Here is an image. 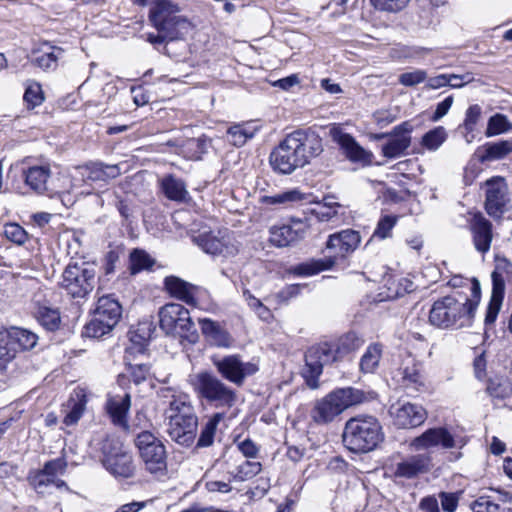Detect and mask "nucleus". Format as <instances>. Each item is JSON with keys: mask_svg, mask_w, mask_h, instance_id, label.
Segmentation results:
<instances>
[{"mask_svg": "<svg viewBox=\"0 0 512 512\" xmlns=\"http://www.w3.org/2000/svg\"><path fill=\"white\" fill-rule=\"evenodd\" d=\"M158 396L167 404L168 429L170 438L182 446H190L196 437L198 418L190 397L173 387H162Z\"/></svg>", "mask_w": 512, "mask_h": 512, "instance_id": "f257e3e1", "label": "nucleus"}, {"mask_svg": "<svg viewBox=\"0 0 512 512\" xmlns=\"http://www.w3.org/2000/svg\"><path fill=\"white\" fill-rule=\"evenodd\" d=\"M470 282L471 298L460 302L446 296L435 301L429 312V323L439 329H461L470 327L480 301L481 287L477 279Z\"/></svg>", "mask_w": 512, "mask_h": 512, "instance_id": "f03ea898", "label": "nucleus"}, {"mask_svg": "<svg viewBox=\"0 0 512 512\" xmlns=\"http://www.w3.org/2000/svg\"><path fill=\"white\" fill-rule=\"evenodd\" d=\"M362 344L363 340L355 332H349L339 339L337 347L328 342L310 347L305 354L304 369L308 385L316 388L325 365L337 361L341 355L358 349Z\"/></svg>", "mask_w": 512, "mask_h": 512, "instance_id": "7ed1b4c3", "label": "nucleus"}, {"mask_svg": "<svg viewBox=\"0 0 512 512\" xmlns=\"http://www.w3.org/2000/svg\"><path fill=\"white\" fill-rule=\"evenodd\" d=\"M384 433L378 419L370 415H357L346 423L342 434L344 446L354 453H368L383 441Z\"/></svg>", "mask_w": 512, "mask_h": 512, "instance_id": "20e7f679", "label": "nucleus"}, {"mask_svg": "<svg viewBox=\"0 0 512 512\" xmlns=\"http://www.w3.org/2000/svg\"><path fill=\"white\" fill-rule=\"evenodd\" d=\"M191 384L197 397L214 408L230 409L237 402V392L211 372L195 374Z\"/></svg>", "mask_w": 512, "mask_h": 512, "instance_id": "39448f33", "label": "nucleus"}, {"mask_svg": "<svg viewBox=\"0 0 512 512\" xmlns=\"http://www.w3.org/2000/svg\"><path fill=\"white\" fill-rule=\"evenodd\" d=\"M366 400L367 395L362 390L352 387L338 389L315 404L312 418L319 424L329 423L348 407L363 403Z\"/></svg>", "mask_w": 512, "mask_h": 512, "instance_id": "423d86ee", "label": "nucleus"}, {"mask_svg": "<svg viewBox=\"0 0 512 512\" xmlns=\"http://www.w3.org/2000/svg\"><path fill=\"white\" fill-rule=\"evenodd\" d=\"M160 328L167 335L195 343L198 333L187 308L179 303H167L158 312Z\"/></svg>", "mask_w": 512, "mask_h": 512, "instance_id": "0eeeda50", "label": "nucleus"}, {"mask_svg": "<svg viewBox=\"0 0 512 512\" xmlns=\"http://www.w3.org/2000/svg\"><path fill=\"white\" fill-rule=\"evenodd\" d=\"M97 283L96 266L88 262H71L61 275L60 287L73 298H85Z\"/></svg>", "mask_w": 512, "mask_h": 512, "instance_id": "6e6552de", "label": "nucleus"}, {"mask_svg": "<svg viewBox=\"0 0 512 512\" xmlns=\"http://www.w3.org/2000/svg\"><path fill=\"white\" fill-rule=\"evenodd\" d=\"M100 450L103 466L111 475L122 479L135 477L137 465L134 457L118 440L104 435Z\"/></svg>", "mask_w": 512, "mask_h": 512, "instance_id": "1a4fd4ad", "label": "nucleus"}, {"mask_svg": "<svg viewBox=\"0 0 512 512\" xmlns=\"http://www.w3.org/2000/svg\"><path fill=\"white\" fill-rule=\"evenodd\" d=\"M180 8L169 0H156L149 18L157 31H167L170 37H184L191 30V23L179 15Z\"/></svg>", "mask_w": 512, "mask_h": 512, "instance_id": "9d476101", "label": "nucleus"}, {"mask_svg": "<svg viewBox=\"0 0 512 512\" xmlns=\"http://www.w3.org/2000/svg\"><path fill=\"white\" fill-rule=\"evenodd\" d=\"M134 442L145 469L151 474H164L167 455L162 441L150 431H141Z\"/></svg>", "mask_w": 512, "mask_h": 512, "instance_id": "9b49d317", "label": "nucleus"}, {"mask_svg": "<svg viewBox=\"0 0 512 512\" xmlns=\"http://www.w3.org/2000/svg\"><path fill=\"white\" fill-rule=\"evenodd\" d=\"M466 444L463 437L452 434L444 427L430 428L414 438L410 446L414 450H426L437 446L443 449L462 448Z\"/></svg>", "mask_w": 512, "mask_h": 512, "instance_id": "f8f14e48", "label": "nucleus"}, {"mask_svg": "<svg viewBox=\"0 0 512 512\" xmlns=\"http://www.w3.org/2000/svg\"><path fill=\"white\" fill-rule=\"evenodd\" d=\"M301 160L296 142L290 134L270 154V164L273 170L281 174H290L295 169L303 167Z\"/></svg>", "mask_w": 512, "mask_h": 512, "instance_id": "ddd939ff", "label": "nucleus"}, {"mask_svg": "<svg viewBox=\"0 0 512 512\" xmlns=\"http://www.w3.org/2000/svg\"><path fill=\"white\" fill-rule=\"evenodd\" d=\"M214 366L218 373L230 383L241 387L248 376L258 371L256 364L243 362L237 355L225 356L222 359L214 360Z\"/></svg>", "mask_w": 512, "mask_h": 512, "instance_id": "4468645a", "label": "nucleus"}, {"mask_svg": "<svg viewBox=\"0 0 512 512\" xmlns=\"http://www.w3.org/2000/svg\"><path fill=\"white\" fill-rule=\"evenodd\" d=\"M485 209L492 217H500L508 202V186L504 178L493 177L485 182Z\"/></svg>", "mask_w": 512, "mask_h": 512, "instance_id": "2eb2a0df", "label": "nucleus"}, {"mask_svg": "<svg viewBox=\"0 0 512 512\" xmlns=\"http://www.w3.org/2000/svg\"><path fill=\"white\" fill-rule=\"evenodd\" d=\"M389 413L394 424L403 429L420 426L427 418V413L422 406L409 402H398L392 405Z\"/></svg>", "mask_w": 512, "mask_h": 512, "instance_id": "dca6fc26", "label": "nucleus"}, {"mask_svg": "<svg viewBox=\"0 0 512 512\" xmlns=\"http://www.w3.org/2000/svg\"><path fill=\"white\" fill-rule=\"evenodd\" d=\"M290 136L296 142L303 166L323 152L322 138L315 131L299 129L290 133Z\"/></svg>", "mask_w": 512, "mask_h": 512, "instance_id": "f3484780", "label": "nucleus"}, {"mask_svg": "<svg viewBox=\"0 0 512 512\" xmlns=\"http://www.w3.org/2000/svg\"><path fill=\"white\" fill-rule=\"evenodd\" d=\"M307 225L302 220H293L290 224H282L270 228L269 241L276 247H287L302 239Z\"/></svg>", "mask_w": 512, "mask_h": 512, "instance_id": "a211bd4d", "label": "nucleus"}, {"mask_svg": "<svg viewBox=\"0 0 512 512\" xmlns=\"http://www.w3.org/2000/svg\"><path fill=\"white\" fill-rule=\"evenodd\" d=\"M411 130L412 127L407 122L394 127L389 140L381 147L383 156L390 159L404 156L411 145Z\"/></svg>", "mask_w": 512, "mask_h": 512, "instance_id": "6ab92c4d", "label": "nucleus"}, {"mask_svg": "<svg viewBox=\"0 0 512 512\" xmlns=\"http://www.w3.org/2000/svg\"><path fill=\"white\" fill-rule=\"evenodd\" d=\"M398 382L408 393L426 392L429 388L422 364L412 361L399 369Z\"/></svg>", "mask_w": 512, "mask_h": 512, "instance_id": "aec40b11", "label": "nucleus"}, {"mask_svg": "<svg viewBox=\"0 0 512 512\" xmlns=\"http://www.w3.org/2000/svg\"><path fill=\"white\" fill-rule=\"evenodd\" d=\"M361 243V236L358 231L344 229L329 235L326 248L333 251L337 256L346 257L353 253Z\"/></svg>", "mask_w": 512, "mask_h": 512, "instance_id": "412c9836", "label": "nucleus"}, {"mask_svg": "<svg viewBox=\"0 0 512 512\" xmlns=\"http://www.w3.org/2000/svg\"><path fill=\"white\" fill-rule=\"evenodd\" d=\"M81 181L85 183L108 182L121 174L117 164L105 165L101 162H91L77 168Z\"/></svg>", "mask_w": 512, "mask_h": 512, "instance_id": "4be33fe9", "label": "nucleus"}, {"mask_svg": "<svg viewBox=\"0 0 512 512\" xmlns=\"http://www.w3.org/2000/svg\"><path fill=\"white\" fill-rule=\"evenodd\" d=\"M25 184L35 193L48 192L51 178V167L48 163L35 164L22 170Z\"/></svg>", "mask_w": 512, "mask_h": 512, "instance_id": "5701e85b", "label": "nucleus"}, {"mask_svg": "<svg viewBox=\"0 0 512 512\" xmlns=\"http://www.w3.org/2000/svg\"><path fill=\"white\" fill-rule=\"evenodd\" d=\"M131 406V397L128 393L108 397L105 409L112 423L123 429L128 428L127 415Z\"/></svg>", "mask_w": 512, "mask_h": 512, "instance_id": "b1692460", "label": "nucleus"}, {"mask_svg": "<svg viewBox=\"0 0 512 512\" xmlns=\"http://www.w3.org/2000/svg\"><path fill=\"white\" fill-rule=\"evenodd\" d=\"M471 232L476 250L483 254L488 252L493 238L492 223L477 214L471 222Z\"/></svg>", "mask_w": 512, "mask_h": 512, "instance_id": "393cba45", "label": "nucleus"}, {"mask_svg": "<svg viewBox=\"0 0 512 512\" xmlns=\"http://www.w3.org/2000/svg\"><path fill=\"white\" fill-rule=\"evenodd\" d=\"M430 466L431 457L428 453L413 455L397 464L395 475L410 479L429 471Z\"/></svg>", "mask_w": 512, "mask_h": 512, "instance_id": "a878e982", "label": "nucleus"}, {"mask_svg": "<svg viewBox=\"0 0 512 512\" xmlns=\"http://www.w3.org/2000/svg\"><path fill=\"white\" fill-rule=\"evenodd\" d=\"M492 294L488 303L485 315V324H493L498 316L505 291V282L502 275L497 271H493L492 275Z\"/></svg>", "mask_w": 512, "mask_h": 512, "instance_id": "bb28decb", "label": "nucleus"}, {"mask_svg": "<svg viewBox=\"0 0 512 512\" xmlns=\"http://www.w3.org/2000/svg\"><path fill=\"white\" fill-rule=\"evenodd\" d=\"M164 285L167 292L185 302L188 305H196V292L197 287L191 283H188L176 276H168L164 279Z\"/></svg>", "mask_w": 512, "mask_h": 512, "instance_id": "cd10ccee", "label": "nucleus"}, {"mask_svg": "<svg viewBox=\"0 0 512 512\" xmlns=\"http://www.w3.org/2000/svg\"><path fill=\"white\" fill-rule=\"evenodd\" d=\"M87 404V397L83 389H75L66 404L63 406L65 413L63 423L72 426L78 423L82 417Z\"/></svg>", "mask_w": 512, "mask_h": 512, "instance_id": "c85d7f7f", "label": "nucleus"}, {"mask_svg": "<svg viewBox=\"0 0 512 512\" xmlns=\"http://www.w3.org/2000/svg\"><path fill=\"white\" fill-rule=\"evenodd\" d=\"M94 315L115 327L121 318L122 307L117 299L109 295L102 296L97 301Z\"/></svg>", "mask_w": 512, "mask_h": 512, "instance_id": "c756f323", "label": "nucleus"}, {"mask_svg": "<svg viewBox=\"0 0 512 512\" xmlns=\"http://www.w3.org/2000/svg\"><path fill=\"white\" fill-rule=\"evenodd\" d=\"M511 152L512 140L488 142L477 149V155L481 163L504 159Z\"/></svg>", "mask_w": 512, "mask_h": 512, "instance_id": "7c9ffc66", "label": "nucleus"}, {"mask_svg": "<svg viewBox=\"0 0 512 512\" xmlns=\"http://www.w3.org/2000/svg\"><path fill=\"white\" fill-rule=\"evenodd\" d=\"M195 241L205 253L213 256H229L236 252L233 245H228L223 240H220L210 234H201L195 238Z\"/></svg>", "mask_w": 512, "mask_h": 512, "instance_id": "2f4dec72", "label": "nucleus"}, {"mask_svg": "<svg viewBox=\"0 0 512 512\" xmlns=\"http://www.w3.org/2000/svg\"><path fill=\"white\" fill-rule=\"evenodd\" d=\"M199 325L203 335L213 345L219 347H227L230 344L229 334L220 326L219 323L212 321L209 318H200Z\"/></svg>", "mask_w": 512, "mask_h": 512, "instance_id": "473e14b6", "label": "nucleus"}, {"mask_svg": "<svg viewBox=\"0 0 512 512\" xmlns=\"http://www.w3.org/2000/svg\"><path fill=\"white\" fill-rule=\"evenodd\" d=\"M38 336L23 328L12 327L9 329V346L14 350V357L20 350H30L35 347Z\"/></svg>", "mask_w": 512, "mask_h": 512, "instance_id": "72a5a7b5", "label": "nucleus"}, {"mask_svg": "<svg viewBox=\"0 0 512 512\" xmlns=\"http://www.w3.org/2000/svg\"><path fill=\"white\" fill-rule=\"evenodd\" d=\"M161 188L165 196L172 201H186L189 196L185 182L173 175H167L161 180Z\"/></svg>", "mask_w": 512, "mask_h": 512, "instance_id": "f704fd0d", "label": "nucleus"}, {"mask_svg": "<svg viewBox=\"0 0 512 512\" xmlns=\"http://www.w3.org/2000/svg\"><path fill=\"white\" fill-rule=\"evenodd\" d=\"M335 141L344 150L346 156L352 161H368L370 154L367 153L355 139L347 133H339L334 136Z\"/></svg>", "mask_w": 512, "mask_h": 512, "instance_id": "c9c22d12", "label": "nucleus"}, {"mask_svg": "<svg viewBox=\"0 0 512 512\" xmlns=\"http://www.w3.org/2000/svg\"><path fill=\"white\" fill-rule=\"evenodd\" d=\"M259 128L253 123L235 124L227 130V141L235 147H242L252 139Z\"/></svg>", "mask_w": 512, "mask_h": 512, "instance_id": "e433bc0d", "label": "nucleus"}, {"mask_svg": "<svg viewBox=\"0 0 512 512\" xmlns=\"http://www.w3.org/2000/svg\"><path fill=\"white\" fill-rule=\"evenodd\" d=\"M383 354V345L380 343L370 344L360 359V370L363 373H374L379 366Z\"/></svg>", "mask_w": 512, "mask_h": 512, "instance_id": "4c0bfd02", "label": "nucleus"}, {"mask_svg": "<svg viewBox=\"0 0 512 512\" xmlns=\"http://www.w3.org/2000/svg\"><path fill=\"white\" fill-rule=\"evenodd\" d=\"M35 317L39 324L47 331H56L61 323L60 312L57 308L39 305Z\"/></svg>", "mask_w": 512, "mask_h": 512, "instance_id": "58836bf2", "label": "nucleus"}, {"mask_svg": "<svg viewBox=\"0 0 512 512\" xmlns=\"http://www.w3.org/2000/svg\"><path fill=\"white\" fill-rule=\"evenodd\" d=\"M306 199V195L298 189L283 191L271 196H263L261 201L268 205H286L301 202Z\"/></svg>", "mask_w": 512, "mask_h": 512, "instance_id": "ea45409f", "label": "nucleus"}, {"mask_svg": "<svg viewBox=\"0 0 512 512\" xmlns=\"http://www.w3.org/2000/svg\"><path fill=\"white\" fill-rule=\"evenodd\" d=\"M335 264V258L312 260L310 262L299 264L295 272L302 276H311L332 268Z\"/></svg>", "mask_w": 512, "mask_h": 512, "instance_id": "a19ab883", "label": "nucleus"}, {"mask_svg": "<svg viewBox=\"0 0 512 512\" xmlns=\"http://www.w3.org/2000/svg\"><path fill=\"white\" fill-rule=\"evenodd\" d=\"M223 419L222 413H215L203 426L197 446L198 447H209L213 444L214 436L218 427V424Z\"/></svg>", "mask_w": 512, "mask_h": 512, "instance_id": "79ce46f5", "label": "nucleus"}, {"mask_svg": "<svg viewBox=\"0 0 512 512\" xmlns=\"http://www.w3.org/2000/svg\"><path fill=\"white\" fill-rule=\"evenodd\" d=\"M261 470L262 465L260 462L244 461L236 467L235 471L230 472V475L232 480L243 482L253 478L259 474Z\"/></svg>", "mask_w": 512, "mask_h": 512, "instance_id": "37998d69", "label": "nucleus"}, {"mask_svg": "<svg viewBox=\"0 0 512 512\" xmlns=\"http://www.w3.org/2000/svg\"><path fill=\"white\" fill-rule=\"evenodd\" d=\"M446 139V129L442 126H438L423 135L421 144L430 151H436Z\"/></svg>", "mask_w": 512, "mask_h": 512, "instance_id": "c03bdc74", "label": "nucleus"}, {"mask_svg": "<svg viewBox=\"0 0 512 512\" xmlns=\"http://www.w3.org/2000/svg\"><path fill=\"white\" fill-rule=\"evenodd\" d=\"M63 53L60 47H51V51L44 52L34 58V64L44 71L55 70L58 65V59Z\"/></svg>", "mask_w": 512, "mask_h": 512, "instance_id": "a18cd8bd", "label": "nucleus"}, {"mask_svg": "<svg viewBox=\"0 0 512 512\" xmlns=\"http://www.w3.org/2000/svg\"><path fill=\"white\" fill-rule=\"evenodd\" d=\"M113 326L103 320L99 319L95 315L88 322L83 331V335L89 338H101L106 334H109L113 330Z\"/></svg>", "mask_w": 512, "mask_h": 512, "instance_id": "49530a36", "label": "nucleus"}, {"mask_svg": "<svg viewBox=\"0 0 512 512\" xmlns=\"http://www.w3.org/2000/svg\"><path fill=\"white\" fill-rule=\"evenodd\" d=\"M29 482L38 493H44L45 488L53 485L60 488L65 485L64 482H56L43 469L30 474Z\"/></svg>", "mask_w": 512, "mask_h": 512, "instance_id": "de8ad7c7", "label": "nucleus"}, {"mask_svg": "<svg viewBox=\"0 0 512 512\" xmlns=\"http://www.w3.org/2000/svg\"><path fill=\"white\" fill-rule=\"evenodd\" d=\"M23 99L28 109L40 106L44 102V93L38 82H30L26 87Z\"/></svg>", "mask_w": 512, "mask_h": 512, "instance_id": "09e8293b", "label": "nucleus"}, {"mask_svg": "<svg viewBox=\"0 0 512 512\" xmlns=\"http://www.w3.org/2000/svg\"><path fill=\"white\" fill-rule=\"evenodd\" d=\"M153 264L154 260L143 250L135 249L130 254V270L132 274L149 269Z\"/></svg>", "mask_w": 512, "mask_h": 512, "instance_id": "8fccbe9b", "label": "nucleus"}, {"mask_svg": "<svg viewBox=\"0 0 512 512\" xmlns=\"http://www.w3.org/2000/svg\"><path fill=\"white\" fill-rule=\"evenodd\" d=\"M512 125L509 123L507 117L502 114H495L492 116L487 125L485 135L491 137L505 133L511 129Z\"/></svg>", "mask_w": 512, "mask_h": 512, "instance_id": "3c124183", "label": "nucleus"}, {"mask_svg": "<svg viewBox=\"0 0 512 512\" xmlns=\"http://www.w3.org/2000/svg\"><path fill=\"white\" fill-rule=\"evenodd\" d=\"M487 392L495 398L504 399L512 394V384L509 380H490L487 385Z\"/></svg>", "mask_w": 512, "mask_h": 512, "instance_id": "603ef678", "label": "nucleus"}, {"mask_svg": "<svg viewBox=\"0 0 512 512\" xmlns=\"http://www.w3.org/2000/svg\"><path fill=\"white\" fill-rule=\"evenodd\" d=\"M397 221L398 216L396 215L382 216L377 223L373 237H377L379 239L389 238L391 236V231L395 227Z\"/></svg>", "mask_w": 512, "mask_h": 512, "instance_id": "864d4df0", "label": "nucleus"}, {"mask_svg": "<svg viewBox=\"0 0 512 512\" xmlns=\"http://www.w3.org/2000/svg\"><path fill=\"white\" fill-rule=\"evenodd\" d=\"M9 346V329L0 324V367L14 359V350Z\"/></svg>", "mask_w": 512, "mask_h": 512, "instance_id": "5fc2aeb1", "label": "nucleus"}, {"mask_svg": "<svg viewBox=\"0 0 512 512\" xmlns=\"http://www.w3.org/2000/svg\"><path fill=\"white\" fill-rule=\"evenodd\" d=\"M410 0H370L371 5L379 11L397 13L402 11Z\"/></svg>", "mask_w": 512, "mask_h": 512, "instance_id": "6e6d98bb", "label": "nucleus"}, {"mask_svg": "<svg viewBox=\"0 0 512 512\" xmlns=\"http://www.w3.org/2000/svg\"><path fill=\"white\" fill-rule=\"evenodd\" d=\"M66 468L67 461L59 457L45 463L43 470L56 482H63L59 477L64 475Z\"/></svg>", "mask_w": 512, "mask_h": 512, "instance_id": "4d7b16f0", "label": "nucleus"}, {"mask_svg": "<svg viewBox=\"0 0 512 512\" xmlns=\"http://www.w3.org/2000/svg\"><path fill=\"white\" fill-rule=\"evenodd\" d=\"M4 234L8 240L17 245L24 244L28 238L26 231L16 223L6 224Z\"/></svg>", "mask_w": 512, "mask_h": 512, "instance_id": "13d9d810", "label": "nucleus"}, {"mask_svg": "<svg viewBox=\"0 0 512 512\" xmlns=\"http://www.w3.org/2000/svg\"><path fill=\"white\" fill-rule=\"evenodd\" d=\"M427 79V72L422 69H415L410 72L402 73L399 76V83L403 86L413 87L424 82Z\"/></svg>", "mask_w": 512, "mask_h": 512, "instance_id": "bf43d9fd", "label": "nucleus"}, {"mask_svg": "<svg viewBox=\"0 0 512 512\" xmlns=\"http://www.w3.org/2000/svg\"><path fill=\"white\" fill-rule=\"evenodd\" d=\"M244 296L248 306L253 309L262 320L268 321L272 317L270 310L249 291H244Z\"/></svg>", "mask_w": 512, "mask_h": 512, "instance_id": "052dcab7", "label": "nucleus"}, {"mask_svg": "<svg viewBox=\"0 0 512 512\" xmlns=\"http://www.w3.org/2000/svg\"><path fill=\"white\" fill-rule=\"evenodd\" d=\"M481 115V108L479 105L475 104L470 106L465 115L464 127L467 131L471 132L474 130L475 125L477 124Z\"/></svg>", "mask_w": 512, "mask_h": 512, "instance_id": "680f3d73", "label": "nucleus"}, {"mask_svg": "<svg viewBox=\"0 0 512 512\" xmlns=\"http://www.w3.org/2000/svg\"><path fill=\"white\" fill-rule=\"evenodd\" d=\"M150 373V367L147 364H136L130 366V375L134 383L139 384L146 380Z\"/></svg>", "mask_w": 512, "mask_h": 512, "instance_id": "e2e57ef3", "label": "nucleus"}, {"mask_svg": "<svg viewBox=\"0 0 512 512\" xmlns=\"http://www.w3.org/2000/svg\"><path fill=\"white\" fill-rule=\"evenodd\" d=\"M442 509L445 512H455L458 506V497L454 493L441 492L439 494Z\"/></svg>", "mask_w": 512, "mask_h": 512, "instance_id": "0e129e2a", "label": "nucleus"}, {"mask_svg": "<svg viewBox=\"0 0 512 512\" xmlns=\"http://www.w3.org/2000/svg\"><path fill=\"white\" fill-rule=\"evenodd\" d=\"M454 79L457 78L453 75L440 74L435 77L428 78L426 82V87L429 89H439L447 86L448 83H451L450 81Z\"/></svg>", "mask_w": 512, "mask_h": 512, "instance_id": "69168bd1", "label": "nucleus"}, {"mask_svg": "<svg viewBox=\"0 0 512 512\" xmlns=\"http://www.w3.org/2000/svg\"><path fill=\"white\" fill-rule=\"evenodd\" d=\"M453 96L446 97L443 101L437 104L436 109L431 117L432 121H439L450 110L453 104Z\"/></svg>", "mask_w": 512, "mask_h": 512, "instance_id": "338daca9", "label": "nucleus"}, {"mask_svg": "<svg viewBox=\"0 0 512 512\" xmlns=\"http://www.w3.org/2000/svg\"><path fill=\"white\" fill-rule=\"evenodd\" d=\"M237 446L243 456L247 458H255L258 455L259 448L251 439H245Z\"/></svg>", "mask_w": 512, "mask_h": 512, "instance_id": "774afa93", "label": "nucleus"}]
</instances>
